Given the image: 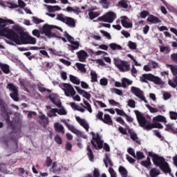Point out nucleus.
<instances>
[{
    "label": "nucleus",
    "mask_w": 177,
    "mask_h": 177,
    "mask_svg": "<svg viewBox=\"0 0 177 177\" xmlns=\"http://www.w3.org/2000/svg\"><path fill=\"white\" fill-rule=\"evenodd\" d=\"M134 113L136 115L140 127H141V128H144L146 131H150V129H153V128H158V129H162V128H164V126H162L160 122H155L151 124L150 122H147V120H146V118L142 115L140 111H134Z\"/></svg>",
    "instance_id": "f257e3e1"
},
{
    "label": "nucleus",
    "mask_w": 177,
    "mask_h": 177,
    "mask_svg": "<svg viewBox=\"0 0 177 177\" xmlns=\"http://www.w3.org/2000/svg\"><path fill=\"white\" fill-rule=\"evenodd\" d=\"M0 35L1 37H6V38L13 41V42H15L17 44L19 42V38L20 37L15 30L8 28L0 30Z\"/></svg>",
    "instance_id": "f03ea898"
},
{
    "label": "nucleus",
    "mask_w": 177,
    "mask_h": 177,
    "mask_svg": "<svg viewBox=\"0 0 177 177\" xmlns=\"http://www.w3.org/2000/svg\"><path fill=\"white\" fill-rule=\"evenodd\" d=\"M53 28H56L57 30L61 31V32H63V29L62 28L45 24L41 30V34H45L48 38H56V37H57L56 33L52 32V30H53Z\"/></svg>",
    "instance_id": "7ed1b4c3"
},
{
    "label": "nucleus",
    "mask_w": 177,
    "mask_h": 177,
    "mask_svg": "<svg viewBox=\"0 0 177 177\" xmlns=\"http://www.w3.org/2000/svg\"><path fill=\"white\" fill-rule=\"evenodd\" d=\"M140 81L145 84H149V82L147 81H151V82H153L156 85H164V82L161 78L151 73L143 74L142 77H140Z\"/></svg>",
    "instance_id": "20e7f679"
},
{
    "label": "nucleus",
    "mask_w": 177,
    "mask_h": 177,
    "mask_svg": "<svg viewBox=\"0 0 177 177\" xmlns=\"http://www.w3.org/2000/svg\"><path fill=\"white\" fill-rule=\"evenodd\" d=\"M13 30L19 34L17 45H27V41L30 35L24 32L21 27L19 26H13Z\"/></svg>",
    "instance_id": "39448f33"
},
{
    "label": "nucleus",
    "mask_w": 177,
    "mask_h": 177,
    "mask_svg": "<svg viewBox=\"0 0 177 177\" xmlns=\"http://www.w3.org/2000/svg\"><path fill=\"white\" fill-rule=\"evenodd\" d=\"M115 66L119 68L120 71L122 73H125V71H129L131 70V65L127 61H122L118 59H114Z\"/></svg>",
    "instance_id": "423d86ee"
},
{
    "label": "nucleus",
    "mask_w": 177,
    "mask_h": 177,
    "mask_svg": "<svg viewBox=\"0 0 177 177\" xmlns=\"http://www.w3.org/2000/svg\"><path fill=\"white\" fill-rule=\"evenodd\" d=\"M61 122L65 124L66 127H67L69 131H71L73 133H75V135H77V136H81V138H83V139H88V136L84 134V132L77 129L74 126L68 124L66 119L61 120Z\"/></svg>",
    "instance_id": "0eeeda50"
},
{
    "label": "nucleus",
    "mask_w": 177,
    "mask_h": 177,
    "mask_svg": "<svg viewBox=\"0 0 177 177\" xmlns=\"http://www.w3.org/2000/svg\"><path fill=\"white\" fill-rule=\"evenodd\" d=\"M57 20L64 23L69 27H75V20L70 17H65L63 14H58L57 15Z\"/></svg>",
    "instance_id": "6e6552de"
},
{
    "label": "nucleus",
    "mask_w": 177,
    "mask_h": 177,
    "mask_svg": "<svg viewBox=\"0 0 177 177\" xmlns=\"http://www.w3.org/2000/svg\"><path fill=\"white\" fill-rule=\"evenodd\" d=\"M62 90L64 92L65 96H67L68 97H73L75 96L77 93V92H75V90L74 89V87H73V86L68 83L62 84Z\"/></svg>",
    "instance_id": "1a4fd4ad"
},
{
    "label": "nucleus",
    "mask_w": 177,
    "mask_h": 177,
    "mask_svg": "<svg viewBox=\"0 0 177 177\" xmlns=\"http://www.w3.org/2000/svg\"><path fill=\"white\" fill-rule=\"evenodd\" d=\"M6 88L12 91V93L10 94V97L15 102H19V90L17 89V86L12 83H8Z\"/></svg>",
    "instance_id": "9d476101"
},
{
    "label": "nucleus",
    "mask_w": 177,
    "mask_h": 177,
    "mask_svg": "<svg viewBox=\"0 0 177 177\" xmlns=\"http://www.w3.org/2000/svg\"><path fill=\"white\" fill-rule=\"evenodd\" d=\"M117 18V14L113 12H109L105 15L100 17L98 20L100 21H105L106 23H113Z\"/></svg>",
    "instance_id": "9b49d317"
},
{
    "label": "nucleus",
    "mask_w": 177,
    "mask_h": 177,
    "mask_svg": "<svg viewBox=\"0 0 177 177\" xmlns=\"http://www.w3.org/2000/svg\"><path fill=\"white\" fill-rule=\"evenodd\" d=\"M132 80H129L128 78L127 77H123L122 79V84L120 82H115V86H116V88H124V89H126V88H127V85H132Z\"/></svg>",
    "instance_id": "f8f14e48"
},
{
    "label": "nucleus",
    "mask_w": 177,
    "mask_h": 177,
    "mask_svg": "<svg viewBox=\"0 0 177 177\" xmlns=\"http://www.w3.org/2000/svg\"><path fill=\"white\" fill-rule=\"evenodd\" d=\"M154 165L159 167V168L165 162V158L158 155H155L152 158Z\"/></svg>",
    "instance_id": "ddd939ff"
},
{
    "label": "nucleus",
    "mask_w": 177,
    "mask_h": 177,
    "mask_svg": "<svg viewBox=\"0 0 177 177\" xmlns=\"http://www.w3.org/2000/svg\"><path fill=\"white\" fill-rule=\"evenodd\" d=\"M131 93H133L135 96L138 97V99L142 98L145 96V93H143V91L140 90V88L135 86L131 87Z\"/></svg>",
    "instance_id": "4468645a"
},
{
    "label": "nucleus",
    "mask_w": 177,
    "mask_h": 177,
    "mask_svg": "<svg viewBox=\"0 0 177 177\" xmlns=\"http://www.w3.org/2000/svg\"><path fill=\"white\" fill-rule=\"evenodd\" d=\"M78 57L79 62H86V57H88V53L86 51L82 50L76 53Z\"/></svg>",
    "instance_id": "2eb2a0df"
},
{
    "label": "nucleus",
    "mask_w": 177,
    "mask_h": 177,
    "mask_svg": "<svg viewBox=\"0 0 177 177\" xmlns=\"http://www.w3.org/2000/svg\"><path fill=\"white\" fill-rule=\"evenodd\" d=\"M7 24H15V22L12 19H4L3 18H0V30H3V28H6Z\"/></svg>",
    "instance_id": "dca6fc26"
},
{
    "label": "nucleus",
    "mask_w": 177,
    "mask_h": 177,
    "mask_svg": "<svg viewBox=\"0 0 177 177\" xmlns=\"http://www.w3.org/2000/svg\"><path fill=\"white\" fill-rule=\"evenodd\" d=\"M75 89L76 91H77L80 95H82V96H83V97H85V99H86L87 100H89L91 99V95L89 93H88V91H86L85 90L82 89L78 86H75Z\"/></svg>",
    "instance_id": "f3484780"
},
{
    "label": "nucleus",
    "mask_w": 177,
    "mask_h": 177,
    "mask_svg": "<svg viewBox=\"0 0 177 177\" xmlns=\"http://www.w3.org/2000/svg\"><path fill=\"white\" fill-rule=\"evenodd\" d=\"M76 121L86 129V132H89V124H87L86 121L84 119H82L80 116L76 117Z\"/></svg>",
    "instance_id": "a211bd4d"
},
{
    "label": "nucleus",
    "mask_w": 177,
    "mask_h": 177,
    "mask_svg": "<svg viewBox=\"0 0 177 177\" xmlns=\"http://www.w3.org/2000/svg\"><path fill=\"white\" fill-rule=\"evenodd\" d=\"M121 24L124 27V28H132V23L128 22V17L123 16L121 17Z\"/></svg>",
    "instance_id": "6ab92c4d"
},
{
    "label": "nucleus",
    "mask_w": 177,
    "mask_h": 177,
    "mask_svg": "<svg viewBox=\"0 0 177 177\" xmlns=\"http://www.w3.org/2000/svg\"><path fill=\"white\" fill-rule=\"evenodd\" d=\"M127 129L131 139H132V140L134 142H136V143H139V138L138 137V134H136V133H135L132 129H130L129 127L127 128Z\"/></svg>",
    "instance_id": "aec40b11"
},
{
    "label": "nucleus",
    "mask_w": 177,
    "mask_h": 177,
    "mask_svg": "<svg viewBox=\"0 0 177 177\" xmlns=\"http://www.w3.org/2000/svg\"><path fill=\"white\" fill-rule=\"evenodd\" d=\"M160 169L164 172V174H170L171 172V167H169V164L165 162L160 167Z\"/></svg>",
    "instance_id": "412c9836"
},
{
    "label": "nucleus",
    "mask_w": 177,
    "mask_h": 177,
    "mask_svg": "<svg viewBox=\"0 0 177 177\" xmlns=\"http://www.w3.org/2000/svg\"><path fill=\"white\" fill-rule=\"evenodd\" d=\"M147 21H149L152 24H158V23H161V20L153 15H149V17L147 19Z\"/></svg>",
    "instance_id": "4be33fe9"
},
{
    "label": "nucleus",
    "mask_w": 177,
    "mask_h": 177,
    "mask_svg": "<svg viewBox=\"0 0 177 177\" xmlns=\"http://www.w3.org/2000/svg\"><path fill=\"white\" fill-rule=\"evenodd\" d=\"M96 143H95V141L93 140H91V145H93L94 149L95 150H100L102 149H103V140H100L98 141H95Z\"/></svg>",
    "instance_id": "5701e85b"
},
{
    "label": "nucleus",
    "mask_w": 177,
    "mask_h": 177,
    "mask_svg": "<svg viewBox=\"0 0 177 177\" xmlns=\"http://www.w3.org/2000/svg\"><path fill=\"white\" fill-rule=\"evenodd\" d=\"M51 169L55 175H59L62 172V168L57 167V162H53Z\"/></svg>",
    "instance_id": "b1692460"
},
{
    "label": "nucleus",
    "mask_w": 177,
    "mask_h": 177,
    "mask_svg": "<svg viewBox=\"0 0 177 177\" xmlns=\"http://www.w3.org/2000/svg\"><path fill=\"white\" fill-rule=\"evenodd\" d=\"M0 68L4 74H9L10 73V66L6 64L0 63Z\"/></svg>",
    "instance_id": "393cba45"
},
{
    "label": "nucleus",
    "mask_w": 177,
    "mask_h": 177,
    "mask_svg": "<svg viewBox=\"0 0 177 177\" xmlns=\"http://www.w3.org/2000/svg\"><path fill=\"white\" fill-rule=\"evenodd\" d=\"M49 99L52 102V103H53V104L57 106V107H62V102L60 101V100H59V98L50 95Z\"/></svg>",
    "instance_id": "a878e982"
},
{
    "label": "nucleus",
    "mask_w": 177,
    "mask_h": 177,
    "mask_svg": "<svg viewBox=\"0 0 177 177\" xmlns=\"http://www.w3.org/2000/svg\"><path fill=\"white\" fill-rule=\"evenodd\" d=\"M102 122H104V124H106L107 125H113V120H111L110 115L104 114V118L102 119Z\"/></svg>",
    "instance_id": "bb28decb"
},
{
    "label": "nucleus",
    "mask_w": 177,
    "mask_h": 177,
    "mask_svg": "<svg viewBox=\"0 0 177 177\" xmlns=\"http://www.w3.org/2000/svg\"><path fill=\"white\" fill-rule=\"evenodd\" d=\"M154 122H164L167 124V118L161 115H158L155 118H153Z\"/></svg>",
    "instance_id": "cd10ccee"
},
{
    "label": "nucleus",
    "mask_w": 177,
    "mask_h": 177,
    "mask_svg": "<svg viewBox=\"0 0 177 177\" xmlns=\"http://www.w3.org/2000/svg\"><path fill=\"white\" fill-rule=\"evenodd\" d=\"M86 150H87V156L88 157V160H90V161H93V160H95V156L93 155V151H92L91 145L87 146Z\"/></svg>",
    "instance_id": "c85d7f7f"
},
{
    "label": "nucleus",
    "mask_w": 177,
    "mask_h": 177,
    "mask_svg": "<svg viewBox=\"0 0 177 177\" xmlns=\"http://www.w3.org/2000/svg\"><path fill=\"white\" fill-rule=\"evenodd\" d=\"M51 113H57L59 115H67V111L63 107L61 109H53Z\"/></svg>",
    "instance_id": "c756f323"
},
{
    "label": "nucleus",
    "mask_w": 177,
    "mask_h": 177,
    "mask_svg": "<svg viewBox=\"0 0 177 177\" xmlns=\"http://www.w3.org/2000/svg\"><path fill=\"white\" fill-rule=\"evenodd\" d=\"M54 128L57 132H59L61 133H64V127L63 125L60 124L59 122H55L54 124Z\"/></svg>",
    "instance_id": "7c9ffc66"
},
{
    "label": "nucleus",
    "mask_w": 177,
    "mask_h": 177,
    "mask_svg": "<svg viewBox=\"0 0 177 177\" xmlns=\"http://www.w3.org/2000/svg\"><path fill=\"white\" fill-rule=\"evenodd\" d=\"M118 171L122 177H128V170H127V169L123 166H120Z\"/></svg>",
    "instance_id": "2f4dec72"
},
{
    "label": "nucleus",
    "mask_w": 177,
    "mask_h": 177,
    "mask_svg": "<svg viewBox=\"0 0 177 177\" xmlns=\"http://www.w3.org/2000/svg\"><path fill=\"white\" fill-rule=\"evenodd\" d=\"M47 8V10L50 12H57V10H60L62 8L59 6H46Z\"/></svg>",
    "instance_id": "473e14b6"
},
{
    "label": "nucleus",
    "mask_w": 177,
    "mask_h": 177,
    "mask_svg": "<svg viewBox=\"0 0 177 177\" xmlns=\"http://www.w3.org/2000/svg\"><path fill=\"white\" fill-rule=\"evenodd\" d=\"M161 174L160 172V170L158 169H156V167L152 168L149 171V175L151 177H156L158 176Z\"/></svg>",
    "instance_id": "72a5a7b5"
},
{
    "label": "nucleus",
    "mask_w": 177,
    "mask_h": 177,
    "mask_svg": "<svg viewBox=\"0 0 177 177\" xmlns=\"http://www.w3.org/2000/svg\"><path fill=\"white\" fill-rule=\"evenodd\" d=\"M69 80L71 82H72L73 84H75V85H80L81 84V81H80V80H78L77 77L73 75H69Z\"/></svg>",
    "instance_id": "f704fd0d"
},
{
    "label": "nucleus",
    "mask_w": 177,
    "mask_h": 177,
    "mask_svg": "<svg viewBox=\"0 0 177 177\" xmlns=\"http://www.w3.org/2000/svg\"><path fill=\"white\" fill-rule=\"evenodd\" d=\"M109 47L112 50H122V46L115 43H111L109 44Z\"/></svg>",
    "instance_id": "c9c22d12"
},
{
    "label": "nucleus",
    "mask_w": 177,
    "mask_h": 177,
    "mask_svg": "<svg viewBox=\"0 0 177 177\" xmlns=\"http://www.w3.org/2000/svg\"><path fill=\"white\" fill-rule=\"evenodd\" d=\"M70 50H76V49H79L80 48V42L78 41H73L71 44L68 45Z\"/></svg>",
    "instance_id": "e433bc0d"
},
{
    "label": "nucleus",
    "mask_w": 177,
    "mask_h": 177,
    "mask_svg": "<svg viewBox=\"0 0 177 177\" xmlns=\"http://www.w3.org/2000/svg\"><path fill=\"white\" fill-rule=\"evenodd\" d=\"M168 84L171 88H176L177 86V76H174L173 81L171 80H168Z\"/></svg>",
    "instance_id": "4c0bfd02"
},
{
    "label": "nucleus",
    "mask_w": 177,
    "mask_h": 177,
    "mask_svg": "<svg viewBox=\"0 0 177 177\" xmlns=\"http://www.w3.org/2000/svg\"><path fill=\"white\" fill-rule=\"evenodd\" d=\"M37 44V39L35 37L28 36V40L26 41V45H35Z\"/></svg>",
    "instance_id": "58836bf2"
},
{
    "label": "nucleus",
    "mask_w": 177,
    "mask_h": 177,
    "mask_svg": "<svg viewBox=\"0 0 177 177\" xmlns=\"http://www.w3.org/2000/svg\"><path fill=\"white\" fill-rule=\"evenodd\" d=\"M99 3L102 5L104 9H109L110 6V2H109V0H100Z\"/></svg>",
    "instance_id": "ea45409f"
},
{
    "label": "nucleus",
    "mask_w": 177,
    "mask_h": 177,
    "mask_svg": "<svg viewBox=\"0 0 177 177\" xmlns=\"http://www.w3.org/2000/svg\"><path fill=\"white\" fill-rule=\"evenodd\" d=\"M39 120L43 121L44 127H45L46 125L49 124V118H46L45 115H41L39 116Z\"/></svg>",
    "instance_id": "a19ab883"
},
{
    "label": "nucleus",
    "mask_w": 177,
    "mask_h": 177,
    "mask_svg": "<svg viewBox=\"0 0 177 177\" xmlns=\"http://www.w3.org/2000/svg\"><path fill=\"white\" fill-rule=\"evenodd\" d=\"M100 15V13L99 12H93V11L88 12V16L91 20H93V19H96V17H99Z\"/></svg>",
    "instance_id": "79ce46f5"
},
{
    "label": "nucleus",
    "mask_w": 177,
    "mask_h": 177,
    "mask_svg": "<svg viewBox=\"0 0 177 177\" xmlns=\"http://www.w3.org/2000/svg\"><path fill=\"white\" fill-rule=\"evenodd\" d=\"M83 103L84 104V109H86V111H88L90 113H92V106H91V104L88 102L86 100H83Z\"/></svg>",
    "instance_id": "37998d69"
},
{
    "label": "nucleus",
    "mask_w": 177,
    "mask_h": 177,
    "mask_svg": "<svg viewBox=\"0 0 177 177\" xmlns=\"http://www.w3.org/2000/svg\"><path fill=\"white\" fill-rule=\"evenodd\" d=\"M32 35L34 37H37V38H41L42 39H46V38L43 36H41V31L38 30V29H35L32 32Z\"/></svg>",
    "instance_id": "c03bdc74"
},
{
    "label": "nucleus",
    "mask_w": 177,
    "mask_h": 177,
    "mask_svg": "<svg viewBox=\"0 0 177 177\" xmlns=\"http://www.w3.org/2000/svg\"><path fill=\"white\" fill-rule=\"evenodd\" d=\"M118 6L120 8H123L124 9H128V1L127 0H120L118 2Z\"/></svg>",
    "instance_id": "a18cd8bd"
},
{
    "label": "nucleus",
    "mask_w": 177,
    "mask_h": 177,
    "mask_svg": "<svg viewBox=\"0 0 177 177\" xmlns=\"http://www.w3.org/2000/svg\"><path fill=\"white\" fill-rule=\"evenodd\" d=\"M19 149V145L17 144V142H15L12 145V147L10 149L11 153H17V149Z\"/></svg>",
    "instance_id": "49530a36"
},
{
    "label": "nucleus",
    "mask_w": 177,
    "mask_h": 177,
    "mask_svg": "<svg viewBox=\"0 0 177 177\" xmlns=\"http://www.w3.org/2000/svg\"><path fill=\"white\" fill-rule=\"evenodd\" d=\"M76 66L78 68V70L81 71V73H86V69L85 68V64L77 63L76 64Z\"/></svg>",
    "instance_id": "de8ad7c7"
},
{
    "label": "nucleus",
    "mask_w": 177,
    "mask_h": 177,
    "mask_svg": "<svg viewBox=\"0 0 177 177\" xmlns=\"http://www.w3.org/2000/svg\"><path fill=\"white\" fill-rule=\"evenodd\" d=\"M160 50L162 53H169L171 52V48L169 46H162L160 48Z\"/></svg>",
    "instance_id": "09e8293b"
},
{
    "label": "nucleus",
    "mask_w": 177,
    "mask_h": 177,
    "mask_svg": "<svg viewBox=\"0 0 177 177\" xmlns=\"http://www.w3.org/2000/svg\"><path fill=\"white\" fill-rule=\"evenodd\" d=\"M64 36L66 37L68 42H70L71 44H73V42H74V37L70 35L68 32H67V31L64 32Z\"/></svg>",
    "instance_id": "8fccbe9b"
},
{
    "label": "nucleus",
    "mask_w": 177,
    "mask_h": 177,
    "mask_svg": "<svg viewBox=\"0 0 177 177\" xmlns=\"http://www.w3.org/2000/svg\"><path fill=\"white\" fill-rule=\"evenodd\" d=\"M169 67L174 77H177V65H169Z\"/></svg>",
    "instance_id": "3c124183"
},
{
    "label": "nucleus",
    "mask_w": 177,
    "mask_h": 177,
    "mask_svg": "<svg viewBox=\"0 0 177 177\" xmlns=\"http://www.w3.org/2000/svg\"><path fill=\"white\" fill-rule=\"evenodd\" d=\"M91 82H97V74L96 72L91 71Z\"/></svg>",
    "instance_id": "603ef678"
},
{
    "label": "nucleus",
    "mask_w": 177,
    "mask_h": 177,
    "mask_svg": "<svg viewBox=\"0 0 177 177\" xmlns=\"http://www.w3.org/2000/svg\"><path fill=\"white\" fill-rule=\"evenodd\" d=\"M116 121L118 122H120V124H121V125H123L124 127H125L127 129L129 128V126H128V124H127L125 123V121H124V119H122V118L121 117H118L116 119Z\"/></svg>",
    "instance_id": "864d4df0"
},
{
    "label": "nucleus",
    "mask_w": 177,
    "mask_h": 177,
    "mask_svg": "<svg viewBox=\"0 0 177 177\" xmlns=\"http://www.w3.org/2000/svg\"><path fill=\"white\" fill-rule=\"evenodd\" d=\"M91 134L93 136V140H95V142L98 140H102V138H100V136L99 135V133H97L95 134L93 131H91Z\"/></svg>",
    "instance_id": "5fc2aeb1"
},
{
    "label": "nucleus",
    "mask_w": 177,
    "mask_h": 177,
    "mask_svg": "<svg viewBox=\"0 0 177 177\" xmlns=\"http://www.w3.org/2000/svg\"><path fill=\"white\" fill-rule=\"evenodd\" d=\"M32 21L35 24H39L41 23H44V20L42 19H39V18L37 17H32Z\"/></svg>",
    "instance_id": "6e6d98bb"
},
{
    "label": "nucleus",
    "mask_w": 177,
    "mask_h": 177,
    "mask_svg": "<svg viewBox=\"0 0 177 177\" xmlns=\"http://www.w3.org/2000/svg\"><path fill=\"white\" fill-rule=\"evenodd\" d=\"M52 164H53V160H52V158H50V157L47 156L46 160V167H47V168H49V167H50Z\"/></svg>",
    "instance_id": "4d7b16f0"
},
{
    "label": "nucleus",
    "mask_w": 177,
    "mask_h": 177,
    "mask_svg": "<svg viewBox=\"0 0 177 177\" xmlns=\"http://www.w3.org/2000/svg\"><path fill=\"white\" fill-rule=\"evenodd\" d=\"M127 106L131 109H135L136 107V102L133 100H129Z\"/></svg>",
    "instance_id": "13d9d810"
},
{
    "label": "nucleus",
    "mask_w": 177,
    "mask_h": 177,
    "mask_svg": "<svg viewBox=\"0 0 177 177\" xmlns=\"http://www.w3.org/2000/svg\"><path fill=\"white\" fill-rule=\"evenodd\" d=\"M136 157L137 160H143V158H145V154L143 153V152L137 151Z\"/></svg>",
    "instance_id": "bf43d9fd"
},
{
    "label": "nucleus",
    "mask_w": 177,
    "mask_h": 177,
    "mask_svg": "<svg viewBox=\"0 0 177 177\" xmlns=\"http://www.w3.org/2000/svg\"><path fill=\"white\" fill-rule=\"evenodd\" d=\"M149 15H150V12H149V11L143 10L142 12H140V17L141 19H146V17H147Z\"/></svg>",
    "instance_id": "052dcab7"
},
{
    "label": "nucleus",
    "mask_w": 177,
    "mask_h": 177,
    "mask_svg": "<svg viewBox=\"0 0 177 177\" xmlns=\"http://www.w3.org/2000/svg\"><path fill=\"white\" fill-rule=\"evenodd\" d=\"M112 93H116V95H118L119 96H122V91L118 89V88H111Z\"/></svg>",
    "instance_id": "680f3d73"
},
{
    "label": "nucleus",
    "mask_w": 177,
    "mask_h": 177,
    "mask_svg": "<svg viewBox=\"0 0 177 177\" xmlns=\"http://www.w3.org/2000/svg\"><path fill=\"white\" fill-rule=\"evenodd\" d=\"M146 107L149 110L150 113H158V109L156 108L151 107L149 104H146Z\"/></svg>",
    "instance_id": "e2e57ef3"
},
{
    "label": "nucleus",
    "mask_w": 177,
    "mask_h": 177,
    "mask_svg": "<svg viewBox=\"0 0 177 177\" xmlns=\"http://www.w3.org/2000/svg\"><path fill=\"white\" fill-rule=\"evenodd\" d=\"M100 84L102 86H107V84H109V81L107 80L106 78L104 77V78L100 79Z\"/></svg>",
    "instance_id": "0e129e2a"
},
{
    "label": "nucleus",
    "mask_w": 177,
    "mask_h": 177,
    "mask_svg": "<svg viewBox=\"0 0 177 177\" xmlns=\"http://www.w3.org/2000/svg\"><path fill=\"white\" fill-rule=\"evenodd\" d=\"M109 172L111 175V177H117V173H115V171L113 167H109Z\"/></svg>",
    "instance_id": "69168bd1"
},
{
    "label": "nucleus",
    "mask_w": 177,
    "mask_h": 177,
    "mask_svg": "<svg viewBox=\"0 0 177 177\" xmlns=\"http://www.w3.org/2000/svg\"><path fill=\"white\" fill-rule=\"evenodd\" d=\"M169 117L171 120H177V113L175 111H170Z\"/></svg>",
    "instance_id": "338daca9"
},
{
    "label": "nucleus",
    "mask_w": 177,
    "mask_h": 177,
    "mask_svg": "<svg viewBox=\"0 0 177 177\" xmlns=\"http://www.w3.org/2000/svg\"><path fill=\"white\" fill-rule=\"evenodd\" d=\"M128 46L130 49L135 50V49H136V43H133V42L129 41L128 43Z\"/></svg>",
    "instance_id": "774afa93"
}]
</instances>
